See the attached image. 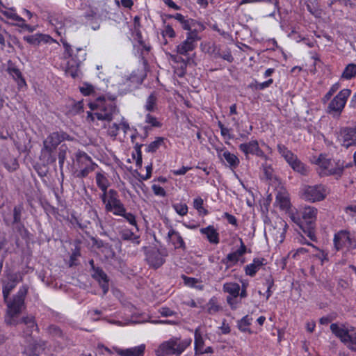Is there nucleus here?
Here are the masks:
<instances>
[{"mask_svg": "<svg viewBox=\"0 0 356 356\" xmlns=\"http://www.w3.org/2000/svg\"><path fill=\"white\" fill-rule=\"evenodd\" d=\"M17 284L14 276L8 277V280L3 282V296L7 305V312L5 321L7 324L15 325L22 320V291L19 289L13 298L8 300L10 293L15 288Z\"/></svg>", "mask_w": 356, "mask_h": 356, "instance_id": "obj_1", "label": "nucleus"}, {"mask_svg": "<svg viewBox=\"0 0 356 356\" xmlns=\"http://www.w3.org/2000/svg\"><path fill=\"white\" fill-rule=\"evenodd\" d=\"M89 106L91 111L88 112V119L91 121H95V119L111 121L118 113L115 98L99 97L94 102H90Z\"/></svg>", "mask_w": 356, "mask_h": 356, "instance_id": "obj_2", "label": "nucleus"}, {"mask_svg": "<svg viewBox=\"0 0 356 356\" xmlns=\"http://www.w3.org/2000/svg\"><path fill=\"white\" fill-rule=\"evenodd\" d=\"M64 56L66 59L65 73L75 78L79 74V67L86 60V51L83 48H72L66 42H63Z\"/></svg>", "mask_w": 356, "mask_h": 356, "instance_id": "obj_3", "label": "nucleus"}, {"mask_svg": "<svg viewBox=\"0 0 356 356\" xmlns=\"http://www.w3.org/2000/svg\"><path fill=\"white\" fill-rule=\"evenodd\" d=\"M190 338L172 337L161 343L155 350L156 356H180L191 344Z\"/></svg>", "mask_w": 356, "mask_h": 356, "instance_id": "obj_4", "label": "nucleus"}, {"mask_svg": "<svg viewBox=\"0 0 356 356\" xmlns=\"http://www.w3.org/2000/svg\"><path fill=\"white\" fill-rule=\"evenodd\" d=\"M318 209L314 207L306 206L298 211H291L289 216L291 220L300 227L304 232L305 229L313 228L317 218Z\"/></svg>", "mask_w": 356, "mask_h": 356, "instance_id": "obj_5", "label": "nucleus"}, {"mask_svg": "<svg viewBox=\"0 0 356 356\" xmlns=\"http://www.w3.org/2000/svg\"><path fill=\"white\" fill-rule=\"evenodd\" d=\"M312 163L318 166V172L321 176L340 174L343 165L340 161L332 160L325 154L314 156L310 159Z\"/></svg>", "mask_w": 356, "mask_h": 356, "instance_id": "obj_6", "label": "nucleus"}, {"mask_svg": "<svg viewBox=\"0 0 356 356\" xmlns=\"http://www.w3.org/2000/svg\"><path fill=\"white\" fill-rule=\"evenodd\" d=\"M330 330L349 350L356 351V331L355 330H350L341 323H332Z\"/></svg>", "mask_w": 356, "mask_h": 356, "instance_id": "obj_7", "label": "nucleus"}, {"mask_svg": "<svg viewBox=\"0 0 356 356\" xmlns=\"http://www.w3.org/2000/svg\"><path fill=\"white\" fill-rule=\"evenodd\" d=\"M64 139L65 134L54 132L44 140V147L41 152V159L44 163H51L56 161L54 152Z\"/></svg>", "mask_w": 356, "mask_h": 356, "instance_id": "obj_8", "label": "nucleus"}, {"mask_svg": "<svg viewBox=\"0 0 356 356\" xmlns=\"http://www.w3.org/2000/svg\"><path fill=\"white\" fill-rule=\"evenodd\" d=\"M301 197L306 201L310 202H321L323 200L328 194L327 188L322 185L304 186L301 188Z\"/></svg>", "mask_w": 356, "mask_h": 356, "instance_id": "obj_9", "label": "nucleus"}, {"mask_svg": "<svg viewBox=\"0 0 356 356\" xmlns=\"http://www.w3.org/2000/svg\"><path fill=\"white\" fill-rule=\"evenodd\" d=\"M101 197L106 211L111 212L115 216L120 215L124 212V207L118 198L115 191L109 190L108 192L104 193Z\"/></svg>", "mask_w": 356, "mask_h": 356, "instance_id": "obj_10", "label": "nucleus"}, {"mask_svg": "<svg viewBox=\"0 0 356 356\" xmlns=\"http://www.w3.org/2000/svg\"><path fill=\"white\" fill-rule=\"evenodd\" d=\"M74 165L76 168V176L85 177L95 170L96 164L86 153L78 152L75 156Z\"/></svg>", "mask_w": 356, "mask_h": 356, "instance_id": "obj_11", "label": "nucleus"}, {"mask_svg": "<svg viewBox=\"0 0 356 356\" xmlns=\"http://www.w3.org/2000/svg\"><path fill=\"white\" fill-rule=\"evenodd\" d=\"M334 243L337 250L346 248L348 250L356 248V232L341 230L334 237Z\"/></svg>", "mask_w": 356, "mask_h": 356, "instance_id": "obj_12", "label": "nucleus"}, {"mask_svg": "<svg viewBox=\"0 0 356 356\" xmlns=\"http://www.w3.org/2000/svg\"><path fill=\"white\" fill-rule=\"evenodd\" d=\"M277 149L280 154L293 168V170L301 175H305L307 172L305 165L297 158V156L289 151L284 145L279 144Z\"/></svg>", "mask_w": 356, "mask_h": 356, "instance_id": "obj_13", "label": "nucleus"}, {"mask_svg": "<svg viewBox=\"0 0 356 356\" xmlns=\"http://www.w3.org/2000/svg\"><path fill=\"white\" fill-rule=\"evenodd\" d=\"M205 330L202 327H198L195 330V341H194V356H211L213 353V350L211 346H205L203 339V335Z\"/></svg>", "mask_w": 356, "mask_h": 356, "instance_id": "obj_14", "label": "nucleus"}, {"mask_svg": "<svg viewBox=\"0 0 356 356\" xmlns=\"http://www.w3.org/2000/svg\"><path fill=\"white\" fill-rule=\"evenodd\" d=\"M238 148L245 154L246 158H248L250 154H252L260 157L265 161L268 159L267 155L260 148L259 144L256 140H252L248 143H241L238 146Z\"/></svg>", "mask_w": 356, "mask_h": 356, "instance_id": "obj_15", "label": "nucleus"}, {"mask_svg": "<svg viewBox=\"0 0 356 356\" xmlns=\"http://www.w3.org/2000/svg\"><path fill=\"white\" fill-rule=\"evenodd\" d=\"M238 241V248L229 253L224 259V263L227 266V267L236 265L239 261L242 264L245 262L244 259H243V257L245 254L247 248L241 238H239Z\"/></svg>", "mask_w": 356, "mask_h": 356, "instance_id": "obj_16", "label": "nucleus"}, {"mask_svg": "<svg viewBox=\"0 0 356 356\" xmlns=\"http://www.w3.org/2000/svg\"><path fill=\"white\" fill-rule=\"evenodd\" d=\"M200 40V36H196L193 33H187L186 39L177 46V53L181 55H187L195 49L197 42Z\"/></svg>", "mask_w": 356, "mask_h": 356, "instance_id": "obj_17", "label": "nucleus"}, {"mask_svg": "<svg viewBox=\"0 0 356 356\" xmlns=\"http://www.w3.org/2000/svg\"><path fill=\"white\" fill-rule=\"evenodd\" d=\"M351 94V90L349 89L341 90L338 95L330 102L328 108L330 111L335 112H341L343 109L346 101Z\"/></svg>", "mask_w": 356, "mask_h": 356, "instance_id": "obj_18", "label": "nucleus"}, {"mask_svg": "<svg viewBox=\"0 0 356 356\" xmlns=\"http://www.w3.org/2000/svg\"><path fill=\"white\" fill-rule=\"evenodd\" d=\"M338 138L341 144L346 148L356 146V124L355 127L341 129Z\"/></svg>", "mask_w": 356, "mask_h": 356, "instance_id": "obj_19", "label": "nucleus"}, {"mask_svg": "<svg viewBox=\"0 0 356 356\" xmlns=\"http://www.w3.org/2000/svg\"><path fill=\"white\" fill-rule=\"evenodd\" d=\"M145 348V344H140L129 348L122 349L114 347L113 349L115 352L120 356H143Z\"/></svg>", "mask_w": 356, "mask_h": 356, "instance_id": "obj_20", "label": "nucleus"}, {"mask_svg": "<svg viewBox=\"0 0 356 356\" xmlns=\"http://www.w3.org/2000/svg\"><path fill=\"white\" fill-rule=\"evenodd\" d=\"M275 203L280 209L286 211L288 214L289 211H295L291 209L289 194L285 191H280L277 193Z\"/></svg>", "mask_w": 356, "mask_h": 356, "instance_id": "obj_21", "label": "nucleus"}, {"mask_svg": "<svg viewBox=\"0 0 356 356\" xmlns=\"http://www.w3.org/2000/svg\"><path fill=\"white\" fill-rule=\"evenodd\" d=\"M37 26V16L24 9V31H33Z\"/></svg>", "mask_w": 356, "mask_h": 356, "instance_id": "obj_22", "label": "nucleus"}, {"mask_svg": "<svg viewBox=\"0 0 356 356\" xmlns=\"http://www.w3.org/2000/svg\"><path fill=\"white\" fill-rule=\"evenodd\" d=\"M147 260L148 264L154 268L160 267L164 263V257L158 250H153L148 252Z\"/></svg>", "mask_w": 356, "mask_h": 356, "instance_id": "obj_23", "label": "nucleus"}, {"mask_svg": "<svg viewBox=\"0 0 356 356\" xmlns=\"http://www.w3.org/2000/svg\"><path fill=\"white\" fill-rule=\"evenodd\" d=\"M218 156L221 159H225L232 169L236 168L240 162L238 158L228 150H220L218 152Z\"/></svg>", "mask_w": 356, "mask_h": 356, "instance_id": "obj_24", "label": "nucleus"}, {"mask_svg": "<svg viewBox=\"0 0 356 356\" xmlns=\"http://www.w3.org/2000/svg\"><path fill=\"white\" fill-rule=\"evenodd\" d=\"M168 240L173 245L175 248H185V243L180 234L173 229L168 231Z\"/></svg>", "mask_w": 356, "mask_h": 356, "instance_id": "obj_25", "label": "nucleus"}, {"mask_svg": "<svg viewBox=\"0 0 356 356\" xmlns=\"http://www.w3.org/2000/svg\"><path fill=\"white\" fill-rule=\"evenodd\" d=\"M265 259L263 258L254 259L252 262L247 265L245 268V272L247 275L254 276L257 272L263 266Z\"/></svg>", "mask_w": 356, "mask_h": 356, "instance_id": "obj_26", "label": "nucleus"}, {"mask_svg": "<svg viewBox=\"0 0 356 356\" xmlns=\"http://www.w3.org/2000/svg\"><path fill=\"white\" fill-rule=\"evenodd\" d=\"M92 276L99 283L104 294L106 293L108 290V283L106 275L102 270L97 269L95 270Z\"/></svg>", "mask_w": 356, "mask_h": 356, "instance_id": "obj_27", "label": "nucleus"}, {"mask_svg": "<svg viewBox=\"0 0 356 356\" xmlns=\"http://www.w3.org/2000/svg\"><path fill=\"white\" fill-rule=\"evenodd\" d=\"M26 40L28 42L33 45H38L42 42L50 43L54 41L52 38L45 34H35L26 38Z\"/></svg>", "mask_w": 356, "mask_h": 356, "instance_id": "obj_28", "label": "nucleus"}, {"mask_svg": "<svg viewBox=\"0 0 356 356\" xmlns=\"http://www.w3.org/2000/svg\"><path fill=\"white\" fill-rule=\"evenodd\" d=\"M200 232L207 236L210 243L214 244L219 243L218 234L213 226H208L205 228H202L200 229Z\"/></svg>", "mask_w": 356, "mask_h": 356, "instance_id": "obj_29", "label": "nucleus"}, {"mask_svg": "<svg viewBox=\"0 0 356 356\" xmlns=\"http://www.w3.org/2000/svg\"><path fill=\"white\" fill-rule=\"evenodd\" d=\"M188 24L185 29L188 31L187 33H193L196 36H199L198 33L205 29V26L202 23L192 19H189Z\"/></svg>", "mask_w": 356, "mask_h": 356, "instance_id": "obj_30", "label": "nucleus"}, {"mask_svg": "<svg viewBox=\"0 0 356 356\" xmlns=\"http://www.w3.org/2000/svg\"><path fill=\"white\" fill-rule=\"evenodd\" d=\"M95 179L97 186L102 191L103 193L108 192L107 188L110 183L105 172L103 171L97 172L96 173Z\"/></svg>", "mask_w": 356, "mask_h": 356, "instance_id": "obj_31", "label": "nucleus"}, {"mask_svg": "<svg viewBox=\"0 0 356 356\" xmlns=\"http://www.w3.org/2000/svg\"><path fill=\"white\" fill-rule=\"evenodd\" d=\"M6 71L13 77V79L17 81L19 84L22 82V76L20 70L12 62L8 63V67Z\"/></svg>", "mask_w": 356, "mask_h": 356, "instance_id": "obj_32", "label": "nucleus"}, {"mask_svg": "<svg viewBox=\"0 0 356 356\" xmlns=\"http://www.w3.org/2000/svg\"><path fill=\"white\" fill-rule=\"evenodd\" d=\"M223 291L229 293V296H238L241 287L237 283L227 282L223 284Z\"/></svg>", "mask_w": 356, "mask_h": 356, "instance_id": "obj_33", "label": "nucleus"}, {"mask_svg": "<svg viewBox=\"0 0 356 356\" xmlns=\"http://www.w3.org/2000/svg\"><path fill=\"white\" fill-rule=\"evenodd\" d=\"M252 321V317H250L249 316H244L238 323V329L243 332L251 333L249 326L251 324Z\"/></svg>", "mask_w": 356, "mask_h": 356, "instance_id": "obj_34", "label": "nucleus"}, {"mask_svg": "<svg viewBox=\"0 0 356 356\" xmlns=\"http://www.w3.org/2000/svg\"><path fill=\"white\" fill-rule=\"evenodd\" d=\"M356 76V64H348L344 69L341 78L345 79H350Z\"/></svg>", "mask_w": 356, "mask_h": 356, "instance_id": "obj_35", "label": "nucleus"}, {"mask_svg": "<svg viewBox=\"0 0 356 356\" xmlns=\"http://www.w3.org/2000/svg\"><path fill=\"white\" fill-rule=\"evenodd\" d=\"M3 16L6 17L8 19L12 20L13 22H21V17L17 14L16 11L12 8H5L1 13Z\"/></svg>", "mask_w": 356, "mask_h": 356, "instance_id": "obj_36", "label": "nucleus"}, {"mask_svg": "<svg viewBox=\"0 0 356 356\" xmlns=\"http://www.w3.org/2000/svg\"><path fill=\"white\" fill-rule=\"evenodd\" d=\"M44 350V342L39 341L32 344L29 348V354L33 355H39Z\"/></svg>", "mask_w": 356, "mask_h": 356, "instance_id": "obj_37", "label": "nucleus"}, {"mask_svg": "<svg viewBox=\"0 0 356 356\" xmlns=\"http://www.w3.org/2000/svg\"><path fill=\"white\" fill-rule=\"evenodd\" d=\"M164 143V138L162 137L156 138L154 141L147 146V152H155Z\"/></svg>", "mask_w": 356, "mask_h": 356, "instance_id": "obj_38", "label": "nucleus"}, {"mask_svg": "<svg viewBox=\"0 0 356 356\" xmlns=\"http://www.w3.org/2000/svg\"><path fill=\"white\" fill-rule=\"evenodd\" d=\"M193 207L200 214H207V211L203 207V200L201 197H197L193 200Z\"/></svg>", "mask_w": 356, "mask_h": 356, "instance_id": "obj_39", "label": "nucleus"}, {"mask_svg": "<svg viewBox=\"0 0 356 356\" xmlns=\"http://www.w3.org/2000/svg\"><path fill=\"white\" fill-rule=\"evenodd\" d=\"M172 208L176 213L181 216H184L188 213V207L184 203H177L172 205Z\"/></svg>", "mask_w": 356, "mask_h": 356, "instance_id": "obj_40", "label": "nucleus"}, {"mask_svg": "<svg viewBox=\"0 0 356 356\" xmlns=\"http://www.w3.org/2000/svg\"><path fill=\"white\" fill-rule=\"evenodd\" d=\"M24 324H25L28 328V334L33 332V331L37 330V325L35 323V321L32 316L26 317L24 318Z\"/></svg>", "mask_w": 356, "mask_h": 356, "instance_id": "obj_41", "label": "nucleus"}, {"mask_svg": "<svg viewBox=\"0 0 356 356\" xmlns=\"http://www.w3.org/2000/svg\"><path fill=\"white\" fill-rule=\"evenodd\" d=\"M184 284L188 286L195 287L197 289H202V286L197 280L192 277H188L186 276L183 277Z\"/></svg>", "mask_w": 356, "mask_h": 356, "instance_id": "obj_42", "label": "nucleus"}, {"mask_svg": "<svg viewBox=\"0 0 356 356\" xmlns=\"http://www.w3.org/2000/svg\"><path fill=\"white\" fill-rule=\"evenodd\" d=\"M156 103V97L154 94H151L147 99L145 104L146 110L152 111L155 108Z\"/></svg>", "mask_w": 356, "mask_h": 356, "instance_id": "obj_43", "label": "nucleus"}, {"mask_svg": "<svg viewBox=\"0 0 356 356\" xmlns=\"http://www.w3.org/2000/svg\"><path fill=\"white\" fill-rule=\"evenodd\" d=\"M207 309L209 313L213 314L219 310V306L215 298H211L207 305Z\"/></svg>", "mask_w": 356, "mask_h": 356, "instance_id": "obj_44", "label": "nucleus"}, {"mask_svg": "<svg viewBox=\"0 0 356 356\" xmlns=\"http://www.w3.org/2000/svg\"><path fill=\"white\" fill-rule=\"evenodd\" d=\"M80 91L83 95L88 96L95 92V88L92 85L86 83L80 87Z\"/></svg>", "mask_w": 356, "mask_h": 356, "instance_id": "obj_45", "label": "nucleus"}, {"mask_svg": "<svg viewBox=\"0 0 356 356\" xmlns=\"http://www.w3.org/2000/svg\"><path fill=\"white\" fill-rule=\"evenodd\" d=\"M170 17H172L177 20L181 25L182 28L185 30L186 28L188 26V23L190 19H186L184 15L179 13H177L175 15L170 16Z\"/></svg>", "mask_w": 356, "mask_h": 356, "instance_id": "obj_46", "label": "nucleus"}, {"mask_svg": "<svg viewBox=\"0 0 356 356\" xmlns=\"http://www.w3.org/2000/svg\"><path fill=\"white\" fill-rule=\"evenodd\" d=\"M162 35L163 37H168L173 38L176 36L175 31L170 25H165L162 31Z\"/></svg>", "mask_w": 356, "mask_h": 356, "instance_id": "obj_47", "label": "nucleus"}, {"mask_svg": "<svg viewBox=\"0 0 356 356\" xmlns=\"http://www.w3.org/2000/svg\"><path fill=\"white\" fill-rule=\"evenodd\" d=\"M118 216L124 217L131 225L136 226V220L135 216L131 213H127L124 207V212H122V214Z\"/></svg>", "mask_w": 356, "mask_h": 356, "instance_id": "obj_48", "label": "nucleus"}, {"mask_svg": "<svg viewBox=\"0 0 356 356\" xmlns=\"http://www.w3.org/2000/svg\"><path fill=\"white\" fill-rule=\"evenodd\" d=\"M238 296H228L227 297V302L232 309H236L238 307L240 301L237 299Z\"/></svg>", "mask_w": 356, "mask_h": 356, "instance_id": "obj_49", "label": "nucleus"}, {"mask_svg": "<svg viewBox=\"0 0 356 356\" xmlns=\"http://www.w3.org/2000/svg\"><path fill=\"white\" fill-rule=\"evenodd\" d=\"M264 173L268 179H272L273 176V169L270 165L266 163L262 165Z\"/></svg>", "mask_w": 356, "mask_h": 356, "instance_id": "obj_50", "label": "nucleus"}, {"mask_svg": "<svg viewBox=\"0 0 356 356\" xmlns=\"http://www.w3.org/2000/svg\"><path fill=\"white\" fill-rule=\"evenodd\" d=\"M5 166L8 170L13 171L19 168V164L17 163L16 159H13L10 161L6 162Z\"/></svg>", "mask_w": 356, "mask_h": 356, "instance_id": "obj_51", "label": "nucleus"}, {"mask_svg": "<svg viewBox=\"0 0 356 356\" xmlns=\"http://www.w3.org/2000/svg\"><path fill=\"white\" fill-rule=\"evenodd\" d=\"M152 191L156 195L164 197L165 195V191L163 187L159 185L154 184L152 186Z\"/></svg>", "mask_w": 356, "mask_h": 356, "instance_id": "obj_52", "label": "nucleus"}, {"mask_svg": "<svg viewBox=\"0 0 356 356\" xmlns=\"http://www.w3.org/2000/svg\"><path fill=\"white\" fill-rule=\"evenodd\" d=\"M50 22L53 26H54L58 34L60 35L62 33L63 23L61 22H58L54 18L50 19Z\"/></svg>", "mask_w": 356, "mask_h": 356, "instance_id": "obj_53", "label": "nucleus"}, {"mask_svg": "<svg viewBox=\"0 0 356 356\" xmlns=\"http://www.w3.org/2000/svg\"><path fill=\"white\" fill-rule=\"evenodd\" d=\"M120 129V126L119 124H116V123H113L112 124V125H111L108 129V132L109 134V135H111V136H116L118 134V131Z\"/></svg>", "mask_w": 356, "mask_h": 356, "instance_id": "obj_54", "label": "nucleus"}, {"mask_svg": "<svg viewBox=\"0 0 356 356\" xmlns=\"http://www.w3.org/2000/svg\"><path fill=\"white\" fill-rule=\"evenodd\" d=\"M191 169V167L188 166H183L179 169L177 170H172V173L175 175H185L188 170Z\"/></svg>", "mask_w": 356, "mask_h": 356, "instance_id": "obj_55", "label": "nucleus"}, {"mask_svg": "<svg viewBox=\"0 0 356 356\" xmlns=\"http://www.w3.org/2000/svg\"><path fill=\"white\" fill-rule=\"evenodd\" d=\"M219 127L220 129V132L222 136L227 138V139H232L233 137L230 134L229 129L225 127L222 124H219Z\"/></svg>", "mask_w": 356, "mask_h": 356, "instance_id": "obj_56", "label": "nucleus"}, {"mask_svg": "<svg viewBox=\"0 0 356 356\" xmlns=\"http://www.w3.org/2000/svg\"><path fill=\"white\" fill-rule=\"evenodd\" d=\"M85 17L88 20H97L99 18L97 13L92 9H90L88 12L86 13Z\"/></svg>", "mask_w": 356, "mask_h": 356, "instance_id": "obj_57", "label": "nucleus"}, {"mask_svg": "<svg viewBox=\"0 0 356 356\" xmlns=\"http://www.w3.org/2000/svg\"><path fill=\"white\" fill-rule=\"evenodd\" d=\"M145 122L153 127L159 126V122L156 120V119L149 114L147 115Z\"/></svg>", "mask_w": 356, "mask_h": 356, "instance_id": "obj_58", "label": "nucleus"}, {"mask_svg": "<svg viewBox=\"0 0 356 356\" xmlns=\"http://www.w3.org/2000/svg\"><path fill=\"white\" fill-rule=\"evenodd\" d=\"M22 209L20 207H15L14 209V222H19L21 220Z\"/></svg>", "mask_w": 356, "mask_h": 356, "instance_id": "obj_59", "label": "nucleus"}, {"mask_svg": "<svg viewBox=\"0 0 356 356\" xmlns=\"http://www.w3.org/2000/svg\"><path fill=\"white\" fill-rule=\"evenodd\" d=\"M307 252V250L304 248H300L297 249L295 252L291 251L289 252V256L291 255L293 258H296L297 255L300 254H305Z\"/></svg>", "mask_w": 356, "mask_h": 356, "instance_id": "obj_60", "label": "nucleus"}, {"mask_svg": "<svg viewBox=\"0 0 356 356\" xmlns=\"http://www.w3.org/2000/svg\"><path fill=\"white\" fill-rule=\"evenodd\" d=\"M311 245L312 246V248H314V249H316L318 251V253H317L316 254V257H318L319 259H321L322 263L324 261V260L327 259V254H325V252L323 251L319 250L316 247H315L313 245Z\"/></svg>", "mask_w": 356, "mask_h": 356, "instance_id": "obj_61", "label": "nucleus"}, {"mask_svg": "<svg viewBox=\"0 0 356 356\" xmlns=\"http://www.w3.org/2000/svg\"><path fill=\"white\" fill-rule=\"evenodd\" d=\"M273 83V79H270L266 81L260 83L257 85V88L259 90H263L266 88L269 87Z\"/></svg>", "mask_w": 356, "mask_h": 356, "instance_id": "obj_62", "label": "nucleus"}, {"mask_svg": "<svg viewBox=\"0 0 356 356\" xmlns=\"http://www.w3.org/2000/svg\"><path fill=\"white\" fill-rule=\"evenodd\" d=\"M346 212L353 217H356V206H348L345 209Z\"/></svg>", "mask_w": 356, "mask_h": 356, "instance_id": "obj_63", "label": "nucleus"}, {"mask_svg": "<svg viewBox=\"0 0 356 356\" xmlns=\"http://www.w3.org/2000/svg\"><path fill=\"white\" fill-rule=\"evenodd\" d=\"M316 327V323L314 321H309L306 323V330L309 332H313Z\"/></svg>", "mask_w": 356, "mask_h": 356, "instance_id": "obj_64", "label": "nucleus"}]
</instances>
